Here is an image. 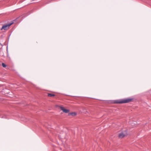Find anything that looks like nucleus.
I'll use <instances>...</instances> for the list:
<instances>
[{
    "label": "nucleus",
    "mask_w": 151,
    "mask_h": 151,
    "mask_svg": "<svg viewBox=\"0 0 151 151\" xmlns=\"http://www.w3.org/2000/svg\"><path fill=\"white\" fill-rule=\"evenodd\" d=\"M13 24V23H11L8 24H6L4 25L1 29V30L4 29L5 30H7L9 28V27Z\"/></svg>",
    "instance_id": "2"
},
{
    "label": "nucleus",
    "mask_w": 151,
    "mask_h": 151,
    "mask_svg": "<svg viewBox=\"0 0 151 151\" xmlns=\"http://www.w3.org/2000/svg\"><path fill=\"white\" fill-rule=\"evenodd\" d=\"M60 109L61 110L63 111L65 113H67L69 112V111L68 110L65 109L62 106L60 107Z\"/></svg>",
    "instance_id": "4"
},
{
    "label": "nucleus",
    "mask_w": 151,
    "mask_h": 151,
    "mask_svg": "<svg viewBox=\"0 0 151 151\" xmlns=\"http://www.w3.org/2000/svg\"><path fill=\"white\" fill-rule=\"evenodd\" d=\"M69 114L70 115H72V116H74L76 115V113L75 112H73L70 113Z\"/></svg>",
    "instance_id": "5"
},
{
    "label": "nucleus",
    "mask_w": 151,
    "mask_h": 151,
    "mask_svg": "<svg viewBox=\"0 0 151 151\" xmlns=\"http://www.w3.org/2000/svg\"><path fill=\"white\" fill-rule=\"evenodd\" d=\"M127 135V133L124 131L119 134V137L120 138H122Z\"/></svg>",
    "instance_id": "3"
},
{
    "label": "nucleus",
    "mask_w": 151,
    "mask_h": 151,
    "mask_svg": "<svg viewBox=\"0 0 151 151\" xmlns=\"http://www.w3.org/2000/svg\"><path fill=\"white\" fill-rule=\"evenodd\" d=\"M48 96H50V97H53V96H55V95L53 94L49 93L48 94Z\"/></svg>",
    "instance_id": "6"
},
{
    "label": "nucleus",
    "mask_w": 151,
    "mask_h": 151,
    "mask_svg": "<svg viewBox=\"0 0 151 151\" xmlns=\"http://www.w3.org/2000/svg\"><path fill=\"white\" fill-rule=\"evenodd\" d=\"M132 100V99H126L120 100H116L113 101V103L116 104L126 103L131 102Z\"/></svg>",
    "instance_id": "1"
},
{
    "label": "nucleus",
    "mask_w": 151,
    "mask_h": 151,
    "mask_svg": "<svg viewBox=\"0 0 151 151\" xmlns=\"http://www.w3.org/2000/svg\"><path fill=\"white\" fill-rule=\"evenodd\" d=\"M2 66L4 67H6V65L4 63H2Z\"/></svg>",
    "instance_id": "7"
}]
</instances>
